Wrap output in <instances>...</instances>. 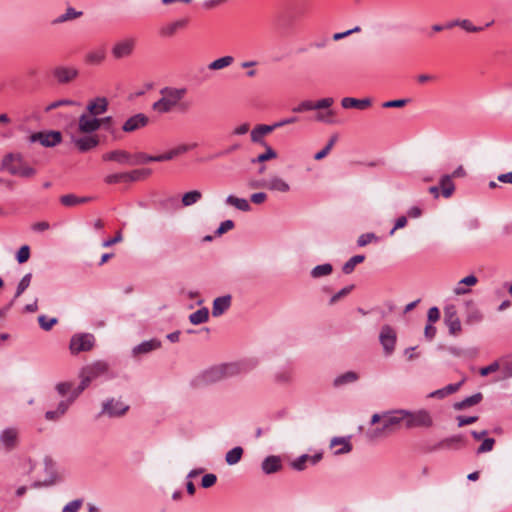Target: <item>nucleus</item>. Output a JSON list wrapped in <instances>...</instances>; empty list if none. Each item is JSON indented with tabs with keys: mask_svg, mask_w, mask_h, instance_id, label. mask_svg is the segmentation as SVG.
<instances>
[{
	"mask_svg": "<svg viewBox=\"0 0 512 512\" xmlns=\"http://www.w3.org/2000/svg\"><path fill=\"white\" fill-rule=\"evenodd\" d=\"M254 368L252 359H241L235 362L221 363L202 371L195 379L197 386L212 385L234 376L247 373Z\"/></svg>",
	"mask_w": 512,
	"mask_h": 512,
	"instance_id": "1",
	"label": "nucleus"
},
{
	"mask_svg": "<svg viewBox=\"0 0 512 512\" xmlns=\"http://www.w3.org/2000/svg\"><path fill=\"white\" fill-rule=\"evenodd\" d=\"M1 170L23 178H30L36 174V169L26 164L20 153H8L1 161Z\"/></svg>",
	"mask_w": 512,
	"mask_h": 512,
	"instance_id": "2",
	"label": "nucleus"
},
{
	"mask_svg": "<svg viewBox=\"0 0 512 512\" xmlns=\"http://www.w3.org/2000/svg\"><path fill=\"white\" fill-rule=\"evenodd\" d=\"M186 92V88L165 87L161 89L160 93L162 97L153 103V110L161 114L169 113L174 107L178 105Z\"/></svg>",
	"mask_w": 512,
	"mask_h": 512,
	"instance_id": "3",
	"label": "nucleus"
},
{
	"mask_svg": "<svg viewBox=\"0 0 512 512\" xmlns=\"http://www.w3.org/2000/svg\"><path fill=\"white\" fill-rule=\"evenodd\" d=\"M403 409L383 414L382 426L367 432L366 437L370 441H376L390 434L396 426L404 423Z\"/></svg>",
	"mask_w": 512,
	"mask_h": 512,
	"instance_id": "4",
	"label": "nucleus"
},
{
	"mask_svg": "<svg viewBox=\"0 0 512 512\" xmlns=\"http://www.w3.org/2000/svg\"><path fill=\"white\" fill-rule=\"evenodd\" d=\"M108 372L109 364L103 360H97L92 364L85 366L81 370V382L77 386L79 388V391L83 392L93 380L101 376L107 375Z\"/></svg>",
	"mask_w": 512,
	"mask_h": 512,
	"instance_id": "5",
	"label": "nucleus"
},
{
	"mask_svg": "<svg viewBox=\"0 0 512 512\" xmlns=\"http://www.w3.org/2000/svg\"><path fill=\"white\" fill-rule=\"evenodd\" d=\"M45 477L42 480H36L32 483V488H42L54 486L63 480L62 474L58 471L57 465L50 456L43 459Z\"/></svg>",
	"mask_w": 512,
	"mask_h": 512,
	"instance_id": "6",
	"label": "nucleus"
},
{
	"mask_svg": "<svg viewBox=\"0 0 512 512\" xmlns=\"http://www.w3.org/2000/svg\"><path fill=\"white\" fill-rule=\"evenodd\" d=\"M402 414L404 416V425L407 429L417 427L429 428L433 425V419L426 410H418L416 412L403 410Z\"/></svg>",
	"mask_w": 512,
	"mask_h": 512,
	"instance_id": "7",
	"label": "nucleus"
},
{
	"mask_svg": "<svg viewBox=\"0 0 512 512\" xmlns=\"http://www.w3.org/2000/svg\"><path fill=\"white\" fill-rule=\"evenodd\" d=\"M129 406L120 399L109 398L102 403V409L98 413L97 418L107 416L109 418H118L126 414Z\"/></svg>",
	"mask_w": 512,
	"mask_h": 512,
	"instance_id": "8",
	"label": "nucleus"
},
{
	"mask_svg": "<svg viewBox=\"0 0 512 512\" xmlns=\"http://www.w3.org/2000/svg\"><path fill=\"white\" fill-rule=\"evenodd\" d=\"M20 443V430L15 426L5 427L0 431V447L5 452H12Z\"/></svg>",
	"mask_w": 512,
	"mask_h": 512,
	"instance_id": "9",
	"label": "nucleus"
},
{
	"mask_svg": "<svg viewBox=\"0 0 512 512\" xmlns=\"http://www.w3.org/2000/svg\"><path fill=\"white\" fill-rule=\"evenodd\" d=\"M95 344V337L91 333L74 334L70 339L69 349L72 354L90 351Z\"/></svg>",
	"mask_w": 512,
	"mask_h": 512,
	"instance_id": "10",
	"label": "nucleus"
},
{
	"mask_svg": "<svg viewBox=\"0 0 512 512\" xmlns=\"http://www.w3.org/2000/svg\"><path fill=\"white\" fill-rule=\"evenodd\" d=\"M30 143H40L42 146L51 148L62 142V134L59 131H40L35 132L29 137Z\"/></svg>",
	"mask_w": 512,
	"mask_h": 512,
	"instance_id": "11",
	"label": "nucleus"
},
{
	"mask_svg": "<svg viewBox=\"0 0 512 512\" xmlns=\"http://www.w3.org/2000/svg\"><path fill=\"white\" fill-rule=\"evenodd\" d=\"M82 391L76 387L70 394L69 397L60 401L55 410H49L45 413V418L49 421H56L60 419L72 405V403L79 397Z\"/></svg>",
	"mask_w": 512,
	"mask_h": 512,
	"instance_id": "12",
	"label": "nucleus"
},
{
	"mask_svg": "<svg viewBox=\"0 0 512 512\" xmlns=\"http://www.w3.org/2000/svg\"><path fill=\"white\" fill-rule=\"evenodd\" d=\"M136 45V40L134 38H125L118 42H116L112 49V56L116 60H120L132 55Z\"/></svg>",
	"mask_w": 512,
	"mask_h": 512,
	"instance_id": "13",
	"label": "nucleus"
},
{
	"mask_svg": "<svg viewBox=\"0 0 512 512\" xmlns=\"http://www.w3.org/2000/svg\"><path fill=\"white\" fill-rule=\"evenodd\" d=\"M444 322L451 335L456 336L461 332V322L454 305H448L444 308Z\"/></svg>",
	"mask_w": 512,
	"mask_h": 512,
	"instance_id": "14",
	"label": "nucleus"
},
{
	"mask_svg": "<svg viewBox=\"0 0 512 512\" xmlns=\"http://www.w3.org/2000/svg\"><path fill=\"white\" fill-rule=\"evenodd\" d=\"M380 343L386 355L392 354L396 344V333L392 327L385 325L381 328L379 335Z\"/></svg>",
	"mask_w": 512,
	"mask_h": 512,
	"instance_id": "15",
	"label": "nucleus"
},
{
	"mask_svg": "<svg viewBox=\"0 0 512 512\" xmlns=\"http://www.w3.org/2000/svg\"><path fill=\"white\" fill-rule=\"evenodd\" d=\"M100 129L98 117L92 116L88 112L83 113L78 119V130L84 134H92Z\"/></svg>",
	"mask_w": 512,
	"mask_h": 512,
	"instance_id": "16",
	"label": "nucleus"
},
{
	"mask_svg": "<svg viewBox=\"0 0 512 512\" xmlns=\"http://www.w3.org/2000/svg\"><path fill=\"white\" fill-rule=\"evenodd\" d=\"M149 118L143 113H137L129 117L122 125V130L131 133L148 125Z\"/></svg>",
	"mask_w": 512,
	"mask_h": 512,
	"instance_id": "17",
	"label": "nucleus"
},
{
	"mask_svg": "<svg viewBox=\"0 0 512 512\" xmlns=\"http://www.w3.org/2000/svg\"><path fill=\"white\" fill-rule=\"evenodd\" d=\"M78 74V70L74 67L58 66L53 70V75L59 84L73 81Z\"/></svg>",
	"mask_w": 512,
	"mask_h": 512,
	"instance_id": "18",
	"label": "nucleus"
},
{
	"mask_svg": "<svg viewBox=\"0 0 512 512\" xmlns=\"http://www.w3.org/2000/svg\"><path fill=\"white\" fill-rule=\"evenodd\" d=\"M348 437H333L330 441V448H335L333 454L336 456L348 454L352 451V444Z\"/></svg>",
	"mask_w": 512,
	"mask_h": 512,
	"instance_id": "19",
	"label": "nucleus"
},
{
	"mask_svg": "<svg viewBox=\"0 0 512 512\" xmlns=\"http://www.w3.org/2000/svg\"><path fill=\"white\" fill-rule=\"evenodd\" d=\"M108 100L105 97H96L90 100L87 104L86 110L92 116L98 117L108 110Z\"/></svg>",
	"mask_w": 512,
	"mask_h": 512,
	"instance_id": "20",
	"label": "nucleus"
},
{
	"mask_svg": "<svg viewBox=\"0 0 512 512\" xmlns=\"http://www.w3.org/2000/svg\"><path fill=\"white\" fill-rule=\"evenodd\" d=\"M231 303L232 296L230 294H226L215 298L212 304L213 317H219L223 315L230 308Z\"/></svg>",
	"mask_w": 512,
	"mask_h": 512,
	"instance_id": "21",
	"label": "nucleus"
},
{
	"mask_svg": "<svg viewBox=\"0 0 512 512\" xmlns=\"http://www.w3.org/2000/svg\"><path fill=\"white\" fill-rule=\"evenodd\" d=\"M133 155L125 150H113L103 155L104 161H115L121 165H131Z\"/></svg>",
	"mask_w": 512,
	"mask_h": 512,
	"instance_id": "22",
	"label": "nucleus"
},
{
	"mask_svg": "<svg viewBox=\"0 0 512 512\" xmlns=\"http://www.w3.org/2000/svg\"><path fill=\"white\" fill-rule=\"evenodd\" d=\"M72 141L80 152L90 151L99 144L98 137L93 135H86L78 138L74 137Z\"/></svg>",
	"mask_w": 512,
	"mask_h": 512,
	"instance_id": "23",
	"label": "nucleus"
},
{
	"mask_svg": "<svg viewBox=\"0 0 512 512\" xmlns=\"http://www.w3.org/2000/svg\"><path fill=\"white\" fill-rule=\"evenodd\" d=\"M322 459V453L314 455L303 454L291 462V467L297 471H303L306 468V463L310 462L312 465L317 464Z\"/></svg>",
	"mask_w": 512,
	"mask_h": 512,
	"instance_id": "24",
	"label": "nucleus"
},
{
	"mask_svg": "<svg viewBox=\"0 0 512 512\" xmlns=\"http://www.w3.org/2000/svg\"><path fill=\"white\" fill-rule=\"evenodd\" d=\"M196 146H197L196 143H193V144H181V145H179V146L169 150L168 152H166L164 154L157 155L156 161L157 162H162V161L172 160L173 158H175V157H177V156H179L181 154H184V153L188 152L191 149H194Z\"/></svg>",
	"mask_w": 512,
	"mask_h": 512,
	"instance_id": "25",
	"label": "nucleus"
},
{
	"mask_svg": "<svg viewBox=\"0 0 512 512\" xmlns=\"http://www.w3.org/2000/svg\"><path fill=\"white\" fill-rule=\"evenodd\" d=\"M282 467V460L276 455L266 457L261 463L262 471L268 475L280 471Z\"/></svg>",
	"mask_w": 512,
	"mask_h": 512,
	"instance_id": "26",
	"label": "nucleus"
},
{
	"mask_svg": "<svg viewBox=\"0 0 512 512\" xmlns=\"http://www.w3.org/2000/svg\"><path fill=\"white\" fill-rule=\"evenodd\" d=\"M161 342L158 339H150L141 342L140 344L136 345L132 349V354L134 356L142 355L150 353L158 348H160Z\"/></svg>",
	"mask_w": 512,
	"mask_h": 512,
	"instance_id": "27",
	"label": "nucleus"
},
{
	"mask_svg": "<svg viewBox=\"0 0 512 512\" xmlns=\"http://www.w3.org/2000/svg\"><path fill=\"white\" fill-rule=\"evenodd\" d=\"M106 59L105 47H98L90 50L85 55V62L89 65H100Z\"/></svg>",
	"mask_w": 512,
	"mask_h": 512,
	"instance_id": "28",
	"label": "nucleus"
},
{
	"mask_svg": "<svg viewBox=\"0 0 512 512\" xmlns=\"http://www.w3.org/2000/svg\"><path fill=\"white\" fill-rule=\"evenodd\" d=\"M83 15L82 11H78L72 6H68L63 14H60L51 21L52 25H60L65 22L73 21L80 18Z\"/></svg>",
	"mask_w": 512,
	"mask_h": 512,
	"instance_id": "29",
	"label": "nucleus"
},
{
	"mask_svg": "<svg viewBox=\"0 0 512 512\" xmlns=\"http://www.w3.org/2000/svg\"><path fill=\"white\" fill-rule=\"evenodd\" d=\"M371 103L372 102L370 98L357 99L353 97H344L341 100V106L344 109L356 108L363 110L371 106Z\"/></svg>",
	"mask_w": 512,
	"mask_h": 512,
	"instance_id": "30",
	"label": "nucleus"
},
{
	"mask_svg": "<svg viewBox=\"0 0 512 512\" xmlns=\"http://www.w3.org/2000/svg\"><path fill=\"white\" fill-rule=\"evenodd\" d=\"M225 204L227 206H232L241 212H248L252 209V207L247 199L237 197L233 194H230L226 197Z\"/></svg>",
	"mask_w": 512,
	"mask_h": 512,
	"instance_id": "31",
	"label": "nucleus"
},
{
	"mask_svg": "<svg viewBox=\"0 0 512 512\" xmlns=\"http://www.w3.org/2000/svg\"><path fill=\"white\" fill-rule=\"evenodd\" d=\"M478 282V279L475 275L471 274L464 278H462L454 287L453 292L456 295H465L470 292V289L466 286H474Z\"/></svg>",
	"mask_w": 512,
	"mask_h": 512,
	"instance_id": "32",
	"label": "nucleus"
},
{
	"mask_svg": "<svg viewBox=\"0 0 512 512\" xmlns=\"http://www.w3.org/2000/svg\"><path fill=\"white\" fill-rule=\"evenodd\" d=\"M260 149H263V152H258V162L277 158V152L263 139H258V151Z\"/></svg>",
	"mask_w": 512,
	"mask_h": 512,
	"instance_id": "33",
	"label": "nucleus"
},
{
	"mask_svg": "<svg viewBox=\"0 0 512 512\" xmlns=\"http://www.w3.org/2000/svg\"><path fill=\"white\" fill-rule=\"evenodd\" d=\"M358 379H359V376H358V374L356 372H354V371H347V372H345L343 374H340V375H338L337 377L334 378L333 386L335 388H339V387H342V386L354 383Z\"/></svg>",
	"mask_w": 512,
	"mask_h": 512,
	"instance_id": "34",
	"label": "nucleus"
},
{
	"mask_svg": "<svg viewBox=\"0 0 512 512\" xmlns=\"http://www.w3.org/2000/svg\"><path fill=\"white\" fill-rule=\"evenodd\" d=\"M187 24L188 20L186 18L178 19L162 27L160 30V34L162 36L170 37L174 35L178 29L184 28Z\"/></svg>",
	"mask_w": 512,
	"mask_h": 512,
	"instance_id": "35",
	"label": "nucleus"
},
{
	"mask_svg": "<svg viewBox=\"0 0 512 512\" xmlns=\"http://www.w3.org/2000/svg\"><path fill=\"white\" fill-rule=\"evenodd\" d=\"M439 185L441 188V194L445 198H449L455 191V185L452 181V176L446 174L440 178Z\"/></svg>",
	"mask_w": 512,
	"mask_h": 512,
	"instance_id": "36",
	"label": "nucleus"
},
{
	"mask_svg": "<svg viewBox=\"0 0 512 512\" xmlns=\"http://www.w3.org/2000/svg\"><path fill=\"white\" fill-rule=\"evenodd\" d=\"M92 200V197H79L75 194H66L60 197V203L64 206L71 207L78 204H84Z\"/></svg>",
	"mask_w": 512,
	"mask_h": 512,
	"instance_id": "37",
	"label": "nucleus"
},
{
	"mask_svg": "<svg viewBox=\"0 0 512 512\" xmlns=\"http://www.w3.org/2000/svg\"><path fill=\"white\" fill-rule=\"evenodd\" d=\"M466 381V377L464 376L461 381H459L458 383H455V384H449L447 385L446 387L442 388V389H439V390H436L434 392H432L430 394V397H439V398H442V397H445L449 394H452L454 392H456L462 385L463 383Z\"/></svg>",
	"mask_w": 512,
	"mask_h": 512,
	"instance_id": "38",
	"label": "nucleus"
},
{
	"mask_svg": "<svg viewBox=\"0 0 512 512\" xmlns=\"http://www.w3.org/2000/svg\"><path fill=\"white\" fill-rule=\"evenodd\" d=\"M209 319V310L207 307H202L189 315V321L193 325H199L207 322Z\"/></svg>",
	"mask_w": 512,
	"mask_h": 512,
	"instance_id": "39",
	"label": "nucleus"
},
{
	"mask_svg": "<svg viewBox=\"0 0 512 512\" xmlns=\"http://www.w3.org/2000/svg\"><path fill=\"white\" fill-rule=\"evenodd\" d=\"M151 169H136L131 172H124V182H135L148 177Z\"/></svg>",
	"mask_w": 512,
	"mask_h": 512,
	"instance_id": "40",
	"label": "nucleus"
},
{
	"mask_svg": "<svg viewBox=\"0 0 512 512\" xmlns=\"http://www.w3.org/2000/svg\"><path fill=\"white\" fill-rule=\"evenodd\" d=\"M481 400H482V394L478 392L469 397H466L465 399H463L460 402L455 403L454 408L456 410H462L467 407H471V406L478 404Z\"/></svg>",
	"mask_w": 512,
	"mask_h": 512,
	"instance_id": "41",
	"label": "nucleus"
},
{
	"mask_svg": "<svg viewBox=\"0 0 512 512\" xmlns=\"http://www.w3.org/2000/svg\"><path fill=\"white\" fill-rule=\"evenodd\" d=\"M202 198V193L199 190H191L183 194L181 203L183 207H189L196 204Z\"/></svg>",
	"mask_w": 512,
	"mask_h": 512,
	"instance_id": "42",
	"label": "nucleus"
},
{
	"mask_svg": "<svg viewBox=\"0 0 512 512\" xmlns=\"http://www.w3.org/2000/svg\"><path fill=\"white\" fill-rule=\"evenodd\" d=\"M454 26H460L461 28H463L464 30H466L467 32H478V31H481L482 28L481 27H476L474 26L471 21H469L468 19H463V20H453V21H450L446 24V27L447 28H452Z\"/></svg>",
	"mask_w": 512,
	"mask_h": 512,
	"instance_id": "43",
	"label": "nucleus"
},
{
	"mask_svg": "<svg viewBox=\"0 0 512 512\" xmlns=\"http://www.w3.org/2000/svg\"><path fill=\"white\" fill-rule=\"evenodd\" d=\"M242 455L243 448L240 446H236L226 453L225 461L230 466L235 465L241 460Z\"/></svg>",
	"mask_w": 512,
	"mask_h": 512,
	"instance_id": "44",
	"label": "nucleus"
},
{
	"mask_svg": "<svg viewBox=\"0 0 512 512\" xmlns=\"http://www.w3.org/2000/svg\"><path fill=\"white\" fill-rule=\"evenodd\" d=\"M462 443H463V437L461 435H453L451 437H447V438L441 440L438 443L437 448H439V449H448V448H452V447L457 448V446Z\"/></svg>",
	"mask_w": 512,
	"mask_h": 512,
	"instance_id": "45",
	"label": "nucleus"
},
{
	"mask_svg": "<svg viewBox=\"0 0 512 512\" xmlns=\"http://www.w3.org/2000/svg\"><path fill=\"white\" fill-rule=\"evenodd\" d=\"M333 271V267L330 263H324V264H321V265H317L315 266L312 270H311V277L312 278H320V277H324V276H328L332 273Z\"/></svg>",
	"mask_w": 512,
	"mask_h": 512,
	"instance_id": "46",
	"label": "nucleus"
},
{
	"mask_svg": "<svg viewBox=\"0 0 512 512\" xmlns=\"http://www.w3.org/2000/svg\"><path fill=\"white\" fill-rule=\"evenodd\" d=\"M234 61V58L232 56H224L221 58H218L211 63L208 64V69L210 70H221L228 66H230Z\"/></svg>",
	"mask_w": 512,
	"mask_h": 512,
	"instance_id": "47",
	"label": "nucleus"
},
{
	"mask_svg": "<svg viewBox=\"0 0 512 512\" xmlns=\"http://www.w3.org/2000/svg\"><path fill=\"white\" fill-rule=\"evenodd\" d=\"M364 260H365V256L364 255H355V256L351 257L342 266L343 273L346 274V275L351 274L354 271L355 266L357 264H359V263H362Z\"/></svg>",
	"mask_w": 512,
	"mask_h": 512,
	"instance_id": "48",
	"label": "nucleus"
},
{
	"mask_svg": "<svg viewBox=\"0 0 512 512\" xmlns=\"http://www.w3.org/2000/svg\"><path fill=\"white\" fill-rule=\"evenodd\" d=\"M31 279H32L31 273H27L21 278V280L19 281V283L16 287V292H15L14 298L12 299L13 302L15 301V299L20 297L24 293V291L29 287V285L31 283Z\"/></svg>",
	"mask_w": 512,
	"mask_h": 512,
	"instance_id": "49",
	"label": "nucleus"
},
{
	"mask_svg": "<svg viewBox=\"0 0 512 512\" xmlns=\"http://www.w3.org/2000/svg\"><path fill=\"white\" fill-rule=\"evenodd\" d=\"M267 187L271 190L279 191V192H287L289 191L290 187L287 182H285L281 178H273L269 181L267 184Z\"/></svg>",
	"mask_w": 512,
	"mask_h": 512,
	"instance_id": "50",
	"label": "nucleus"
},
{
	"mask_svg": "<svg viewBox=\"0 0 512 512\" xmlns=\"http://www.w3.org/2000/svg\"><path fill=\"white\" fill-rule=\"evenodd\" d=\"M156 158L157 156H150L145 153L139 152L133 155L131 165L144 164L148 162H157Z\"/></svg>",
	"mask_w": 512,
	"mask_h": 512,
	"instance_id": "51",
	"label": "nucleus"
},
{
	"mask_svg": "<svg viewBox=\"0 0 512 512\" xmlns=\"http://www.w3.org/2000/svg\"><path fill=\"white\" fill-rule=\"evenodd\" d=\"M292 378V372L288 369H282L275 374V381L279 384H289Z\"/></svg>",
	"mask_w": 512,
	"mask_h": 512,
	"instance_id": "52",
	"label": "nucleus"
},
{
	"mask_svg": "<svg viewBox=\"0 0 512 512\" xmlns=\"http://www.w3.org/2000/svg\"><path fill=\"white\" fill-rule=\"evenodd\" d=\"M58 322V319L57 318H47L45 315H40L38 317V323H39V326L45 330V331H49L52 329V327Z\"/></svg>",
	"mask_w": 512,
	"mask_h": 512,
	"instance_id": "53",
	"label": "nucleus"
},
{
	"mask_svg": "<svg viewBox=\"0 0 512 512\" xmlns=\"http://www.w3.org/2000/svg\"><path fill=\"white\" fill-rule=\"evenodd\" d=\"M56 391L60 396H70L71 392L75 389L70 382H60L55 387Z\"/></svg>",
	"mask_w": 512,
	"mask_h": 512,
	"instance_id": "54",
	"label": "nucleus"
},
{
	"mask_svg": "<svg viewBox=\"0 0 512 512\" xmlns=\"http://www.w3.org/2000/svg\"><path fill=\"white\" fill-rule=\"evenodd\" d=\"M494 444H495L494 438H486L483 440L482 444L477 448L476 453L482 454V453L490 452V451H492Z\"/></svg>",
	"mask_w": 512,
	"mask_h": 512,
	"instance_id": "55",
	"label": "nucleus"
},
{
	"mask_svg": "<svg viewBox=\"0 0 512 512\" xmlns=\"http://www.w3.org/2000/svg\"><path fill=\"white\" fill-rule=\"evenodd\" d=\"M334 112L332 110H327L326 112H320L316 115V120L319 122H323L326 124H333L335 121L333 120Z\"/></svg>",
	"mask_w": 512,
	"mask_h": 512,
	"instance_id": "56",
	"label": "nucleus"
},
{
	"mask_svg": "<svg viewBox=\"0 0 512 512\" xmlns=\"http://www.w3.org/2000/svg\"><path fill=\"white\" fill-rule=\"evenodd\" d=\"M30 257V248L28 245H23L20 247V249L17 251L16 259L17 261L22 264L25 263Z\"/></svg>",
	"mask_w": 512,
	"mask_h": 512,
	"instance_id": "57",
	"label": "nucleus"
},
{
	"mask_svg": "<svg viewBox=\"0 0 512 512\" xmlns=\"http://www.w3.org/2000/svg\"><path fill=\"white\" fill-rule=\"evenodd\" d=\"M235 226L234 222L230 219L224 220L220 223L218 228L215 231V234L217 236H221L222 234L228 232L229 230L233 229Z\"/></svg>",
	"mask_w": 512,
	"mask_h": 512,
	"instance_id": "58",
	"label": "nucleus"
},
{
	"mask_svg": "<svg viewBox=\"0 0 512 512\" xmlns=\"http://www.w3.org/2000/svg\"><path fill=\"white\" fill-rule=\"evenodd\" d=\"M276 128H279V124L277 122L272 125L258 124V139H262L266 134L272 132Z\"/></svg>",
	"mask_w": 512,
	"mask_h": 512,
	"instance_id": "59",
	"label": "nucleus"
},
{
	"mask_svg": "<svg viewBox=\"0 0 512 512\" xmlns=\"http://www.w3.org/2000/svg\"><path fill=\"white\" fill-rule=\"evenodd\" d=\"M354 288L353 285H350V286H346L344 288H342L339 292H337L335 295H333L331 298H330V301H329V304L330 305H333L335 304L338 300H340L342 297L348 295L352 289Z\"/></svg>",
	"mask_w": 512,
	"mask_h": 512,
	"instance_id": "60",
	"label": "nucleus"
},
{
	"mask_svg": "<svg viewBox=\"0 0 512 512\" xmlns=\"http://www.w3.org/2000/svg\"><path fill=\"white\" fill-rule=\"evenodd\" d=\"M82 504H83L82 499H75V500L67 503L63 507L62 512H77L81 508Z\"/></svg>",
	"mask_w": 512,
	"mask_h": 512,
	"instance_id": "61",
	"label": "nucleus"
},
{
	"mask_svg": "<svg viewBox=\"0 0 512 512\" xmlns=\"http://www.w3.org/2000/svg\"><path fill=\"white\" fill-rule=\"evenodd\" d=\"M334 103V99L331 97L322 98L316 102H314V109L315 110H322L330 108Z\"/></svg>",
	"mask_w": 512,
	"mask_h": 512,
	"instance_id": "62",
	"label": "nucleus"
},
{
	"mask_svg": "<svg viewBox=\"0 0 512 512\" xmlns=\"http://www.w3.org/2000/svg\"><path fill=\"white\" fill-rule=\"evenodd\" d=\"M160 206L164 210H169V209H173V208H178L179 202L176 197H168L160 202Z\"/></svg>",
	"mask_w": 512,
	"mask_h": 512,
	"instance_id": "63",
	"label": "nucleus"
},
{
	"mask_svg": "<svg viewBox=\"0 0 512 512\" xmlns=\"http://www.w3.org/2000/svg\"><path fill=\"white\" fill-rule=\"evenodd\" d=\"M216 481H217V476L213 473H208L202 477L201 486L203 488H210L216 483Z\"/></svg>",
	"mask_w": 512,
	"mask_h": 512,
	"instance_id": "64",
	"label": "nucleus"
}]
</instances>
